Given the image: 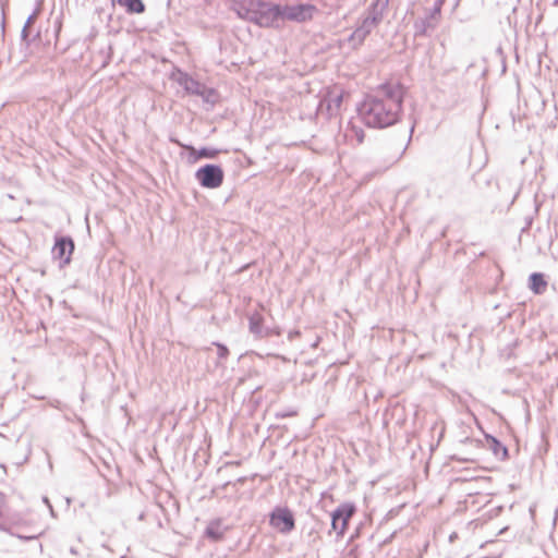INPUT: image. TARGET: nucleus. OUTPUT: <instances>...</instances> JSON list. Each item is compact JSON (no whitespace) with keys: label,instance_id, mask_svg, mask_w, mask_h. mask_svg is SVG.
<instances>
[{"label":"nucleus","instance_id":"nucleus-1","mask_svg":"<svg viewBox=\"0 0 558 558\" xmlns=\"http://www.w3.org/2000/svg\"><path fill=\"white\" fill-rule=\"evenodd\" d=\"M407 88L399 82H385L368 92L357 105V118L372 129H387L400 122Z\"/></svg>","mask_w":558,"mask_h":558},{"label":"nucleus","instance_id":"nucleus-2","mask_svg":"<svg viewBox=\"0 0 558 558\" xmlns=\"http://www.w3.org/2000/svg\"><path fill=\"white\" fill-rule=\"evenodd\" d=\"M390 0H374L359 20L357 26L349 37L354 48L361 46L367 36L383 22Z\"/></svg>","mask_w":558,"mask_h":558},{"label":"nucleus","instance_id":"nucleus-3","mask_svg":"<svg viewBox=\"0 0 558 558\" xmlns=\"http://www.w3.org/2000/svg\"><path fill=\"white\" fill-rule=\"evenodd\" d=\"M171 77L185 90V93L198 96L204 102L211 106L217 102L218 93L216 89L196 81L189 73L177 70Z\"/></svg>","mask_w":558,"mask_h":558},{"label":"nucleus","instance_id":"nucleus-4","mask_svg":"<svg viewBox=\"0 0 558 558\" xmlns=\"http://www.w3.org/2000/svg\"><path fill=\"white\" fill-rule=\"evenodd\" d=\"M281 14V4L257 0L255 25L263 28H279Z\"/></svg>","mask_w":558,"mask_h":558},{"label":"nucleus","instance_id":"nucleus-5","mask_svg":"<svg viewBox=\"0 0 558 558\" xmlns=\"http://www.w3.org/2000/svg\"><path fill=\"white\" fill-rule=\"evenodd\" d=\"M268 518L269 525L282 535H288L295 529L294 514L287 506H276Z\"/></svg>","mask_w":558,"mask_h":558},{"label":"nucleus","instance_id":"nucleus-6","mask_svg":"<svg viewBox=\"0 0 558 558\" xmlns=\"http://www.w3.org/2000/svg\"><path fill=\"white\" fill-rule=\"evenodd\" d=\"M355 512L356 507L352 502H343L338 506L330 514L331 530L329 533L335 532L337 538H342L348 530L349 521Z\"/></svg>","mask_w":558,"mask_h":558},{"label":"nucleus","instance_id":"nucleus-7","mask_svg":"<svg viewBox=\"0 0 558 558\" xmlns=\"http://www.w3.org/2000/svg\"><path fill=\"white\" fill-rule=\"evenodd\" d=\"M195 179L202 187L214 190L222 185L225 172L219 165L206 163L196 170Z\"/></svg>","mask_w":558,"mask_h":558},{"label":"nucleus","instance_id":"nucleus-8","mask_svg":"<svg viewBox=\"0 0 558 558\" xmlns=\"http://www.w3.org/2000/svg\"><path fill=\"white\" fill-rule=\"evenodd\" d=\"M445 1L446 0H436L434 7L428 10L424 17H418L414 21L413 28L415 37H425L437 27Z\"/></svg>","mask_w":558,"mask_h":558},{"label":"nucleus","instance_id":"nucleus-9","mask_svg":"<svg viewBox=\"0 0 558 558\" xmlns=\"http://www.w3.org/2000/svg\"><path fill=\"white\" fill-rule=\"evenodd\" d=\"M316 7L311 3H298L281 5V20L295 23H305L311 21L316 12Z\"/></svg>","mask_w":558,"mask_h":558},{"label":"nucleus","instance_id":"nucleus-10","mask_svg":"<svg viewBox=\"0 0 558 558\" xmlns=\"http://www.w3.org/2000/svg\"><path fill=\"white\" fill-rule=\"evenodd\" d=\"M74 248L75 244L70 235L56 236L51 253L53 259L59 262L60 268H64L71 263Z\"/></svg>","mask_w":558,"mask_h":558},{"label":"nucleus","instance_id":"nucleus-11","mask_svg":"<svg viewBox=\"0 0 558 558\" xmlns=\"http://www.w3.org/2000/svg\"><path fill=\"white\" fill-rule=\"evenodd\" d=\"M171 142L182 147L185 150H189V161L191 163L197 162L202 158L206 159H215L220 153L219 149L213 147H202L199 149H195L192 145L183 144L179 140L171 138Z\"/></svg>","mask_w":558,"mask_h":558},{"label":"nucleus","instance_id":"nucleus-12","mask_svg":"<svg viewBox=\"0 0 558 558\" xmlns=\"http://www.w3.org/2000/svg\"><path fill=\"white\" fill-rule=\"evenodd\" d=\"M257 0H243L236 4L235 13L244 21L255 24Z\"/></svg>","mask_w":558,"mask_h":558},{"label":"nucleus","instance_id":"nucleus-13","mask_svg":"<svg viewBox=\"0 0 558 558\" xmlns=\"http://www.w3.org/2000/svg\"><path fill=\"white\" fill-rule=\"evenodd\" d=\"M248 330L255 338L263 339L267 337V330L264 326V316L260 312L254 311L248 315Z\"/></svg>","mask_w":558,"mask_h":558},{"label":"nucleus","instance_id":"nucleus-14","mask_svg":"<svg viewBox=\"0 0 558 558\" xmlns=\"http://www.w3.org/2000/svg\"><path fill=\"white\" fill-rule=\"evenodd\" d=\"M344 136L351 144L355 143L360 145L364 142L365 132L362 126L350 121L344 131Z\"/></svg>","mask_w":558,"mask_h":558},{"label":"nucleus","instance_id":"nucleus-15","mask_svg":"<svg viewBox=\"0 0 558 558\" xmlns=\"http://www.w3.org/2000/svg\"><path fill=\"white\" fill-rule=\"evenodd\" d=\"M547 284V280L543 272H533L529 277V288L534 294H543L546 291Z\"/></svg>","mask_w":558,"mask_h":558},{"label":"nucleus","instance_id":"nucleus-16","mask_svg":"<svg viewBox=\"0 0 558 558\" xmlns=\"http://www.w3.org/2000/svg\"><path fill=\"white\" fill-rule=\"evenodd\" d=\"M488 448L493 451L494 456L499 460L508 458V448L492 435H485Z\"/></svg>","mask_w":558,"mask_h":558},{"label":"nucleus","instance_id":"nucleus-17","mask_svg":"<svg viewBox=\"0 0 558 558\" xmlns=\"http://www.w3.org/2000/svg\"><path fill=\"white\" fill-rule=\"evenodd\" d=\"M225 531L220 520H213L205 529V536L213 542H219L223 538Z\"/></svg>","mask_w":558,"mask_h":558},{"label":"nucleus","instance_id":"nucleus-18","mask_svg":"<svg viewBox=\"0 0 558 558\" xmlns=\"http://www.w3.org/2000/svg\"><path fill=\"white\" fill-rule=\"evenodd\" d=\"M129 14H142L145 12V4L142 0H116Z\"/></svg>","mask_w":558,"mask_h":558},{"label":"nucleus","instance_id":"nucleus-19","mask_svg":"<svg viewBox=\"0 0 558 558\" xmlns=\"http://www.w3.org/2000/svg\"><path fill=\"white\" fill-rule=\"evenodd\" d=\"M0 530L4 531V532H8L12 536H15V537H17V538H20L22 541H33V539L38 538L41 535V533L33 534V535H23V534L15 533V532L12 531V529L9 525L7 520L5 521H1Z\"/></svg>","mask_w":558,"mask_h":558},{"label":"nucleus","instance_id":"nucleus-20","mask_svg":"<svg viewBox=\"0 0 558 558\" xmlns=\"http://www.w3.org/2000/svg\"><path fill=\"white\" fill-rule=\"evenodd\" d=\"M36 12H33L26 20L23 29L21 32L22 40L29 44L32 41L31 39V26L35 23L36 20Z\"/></svg>","mask_w":558,"mask_h":558},{"label":"nucleus","instance_id":"nucleus-21","mask_svg":"<svg viewBox=\"0 0 558 558\" xmlns=\"http://www.w3.org/2000/svg\"><path fill=\"white\" fill-rule=\"evenodd\" d=\"M327 102V110L330 116L335 114L342 104V95L330 96L325 100Z\"/></svg>","mask_w":558,"mask_h":558},{"label":"nucleus","instance_id":"nucleus-22","mask_svg":"<svg viewBox=\"0 0 558 558\" xmlns=\"http://www.w3.org/2000/svg\"><path fill=\"white\" fill-rule=\"evenodd\" d=\"M214 345L217 347V355L219 360H226L229 355V349L220 342H214Z\"/></svg>","mask_w":558,"mask_h":558},{"label":"nucleus","instance_id":"nucleus-23","mask_svg":"<svg viewBox=\"0 0 558 558\" xmlns=\"http://www.w3.org/2000/svg\"><path fill=\"white\" fill-rule=\"evenodd\" d=\"M266 330H267V337L266 338H269V337H274V336H280L281 335V329L279 327H266Z\"/></svg>","mask_w":558,"mask_h":558},{"label":"nucleus","instance_id":"nucleus-24","mask_svg":"<svg viewBox=\"0 0 558 558\" xmlns=\"http://www.w3.org/2000/svg\"><path fill=\"white\" fill-rule=\"evenodd\" d=\"M452 459L453 460H457L459 462H473L476 460V457L472 456V457H461L459 454H454L452 456Z\"/></svg>","mask_w":558,"mask_h":558},{"label":"nucleus","instance_id":"nucleus-25","mask_svg":"<svg viewBox=\"0 0 558 558\" xmlns=\"http://www.w3.org/2000/svg\"><path fill=\"white\" fill-rule=\"evenodd\" d=\"M464 444H470L471 446H473L474 448L476 449H480L481 446H482V442L481 440H477V439H472V438H469L466 437L464 440H463Z\"/></svg>","mask_w":558,"mask_h":558},{"label":"nucleus","instance_id":"nucleus-26","mask_svg":"<svg viewBox=\"0 0 558 558\" xmlns=\"http://www.w3.org/2000/svg\"><path fill=\"white\" fill-rule=\"evenodd\" d=\"M49 405L52 408H56V409H61L62 403L60 400L53 399V400L49 401Z\"/></svg>","mask_w":558,"mask_h":558},{"label":"nucleus","instance_id":"nucleus-27","mask_svg":"<svg viewBox=\"0 0 558 558\" xmlns=\"http://www.w3.org/2000/svg\"><path fill=\"white\" fill-rule=\"evenodd\" d=\"M300 335H301V332H300L299 330H291V331H289V333H288V338H289L290 340H292L293 338L299 337Z\"/></svg>","mask_w":558,"mask_h":558},{"label":"nucleus","instance_id":"nucleus-28","mask_svg":"<svg viewBox=\"0 0 558 558\" xmlns=\"http://www.w3.org/2000/svg\"><path fill=\"white\" fill-rule=\"evenodd\" d=\"M295 415V412H286V413H282V414H279L278 416L280 417H288V416H293Z\"/></svg>","mask_w":558,"mask_h":558},{"label":"nucleus","instance_id":"nucleus-29","mask_svg":"<svg viewBox=\"0 0 558 558\" xmlns=\"http://www.w3.org/2000/svg\"><path fill=\"white\" fill-rule=\"evenodd\" d=\"M44 501H45L49 507H51L47 497H45V498H44ZM50 509H51V512L53 513L52 508H50Z\"/></svg>","mask_w":558,"mask_h":558},{"label":"nucleus","instance_id":"nucleus-30","mask_svg":"<svg viewBox=\"0 0 558 558\" xmlns=\"http://www.w3.org/2000/svg\"><path fill=\"white\" fill-rule=\"evenodd\" d=\"M38 548H39V551L41 553L43 551V545L40 543L38 544Z\"/></svg>","mask_w":558,"mask_h":558},{"label":"nucleus","instance_id":"nucleus-31","mask_svg":"<svg viewBox=\"0 0 558 558\" xmlns=\"http://www.w3.org/2000/svg\"><path fill=\"white\" fill-rule=\"evenodd\" d=\"M110 1H111L112 5H114V4H116V0H110Z\"/></svg>","mask_w":558,"mask_h":558}]
</instances>
